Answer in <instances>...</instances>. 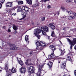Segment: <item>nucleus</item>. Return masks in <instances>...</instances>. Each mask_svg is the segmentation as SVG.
<instances>
[{
    "label": "nucleus",
    "mask_w": 76,
    "mask_h": 76,
    "mask_svg": "<svg viewBox=\"0 0 76 76\" xmlns=\"http://www.w3.org/2000/svg\"><path fill=\"white\" fill-rule=\"evenodd\" d=\"M49 47L51 50H52L53 52L48 57L50 59H53L56 57V56L54 54V50H56V47L53 45H50Z\"/></svg>",
    "instance_id": "f257e3e1"
},
{
    "label": "nucleus",
    "mask_w": 76,
    "mask_h": 76,
    "mask_svg": "<svg viewBox=\"0 0 76 76\" xmlns=\"http://www.w3.org/2000/svg\"><path fill=\"white\" fill-rule=\"evenodd\" d=\"M28 12H29V9L27 7H25L24 11L23 12H21V15L23 17L22 18L20 19L19 20H22V19H23L24 18H26V15H28Z\"/></svg>",
    "instance_id": "f03ea898"
},
{
    "label": "nucleus",
    "mask_w": 76,
    "mask_h": 76,
    "mask_svg": "<svg viewBox=\"0 0 76 76\" xmlns=\"http://www.w3.org/2000/svg\"><path fill=\"white\" fill-rule=\"evenodd\" d=\"M67 39L68 41L69 42V44L71 45L70 47V50L71 51H72V48H73L72 46H74V45L76 44V38H73V41L71 40V39Z\"/></svg>",
    "instance_id": "7ed1b4c3"
},
{
    "label": "nucleus",
    "mask_w": 76,
    "mask_h": 76,
    "mask_svg": "<svg viewBox=\"0 0 76 76\" xmlns=\"http://www.w3.org/2000/svg\"><path fill=\"white\" fill-rule=\"evenodd\" d=\"M45 64V63L43 64L42 65L39 64L37 65V66L38 67V70L39 71L37 74V76H41V72L42 70V67L44 66V65Z\"/></svg>",
    "instance_id": "20e7f679"
},
{
    "label": "nucleus",
    "mask_w": 76,
    "mask_h": 76,
    "mask_svg": "<svg viewBox=\"0 0 76 76\" xmlns=\"http://www.w3.org/2000/svg\"><path fill=\"white\" fill-rule=\"evenodd\" d=\"M36 45L37 46L36 49H38L40 46L41 47H44L45 45V44L44 43V42L38 41V40H36Z\"/></svg>",
    "instance_id": "39448f33"
},
{
    "label": "nucleus",
    "mask_w": 76,
    "mask_h": 76,
    "mask_svg": "<svg viewBox=\"0 0 76 76\" xmlns=\"http://www.w3.org/2000/svg\"><path fill=\"white\" fill-rule=\"evenodd\" d=\"M41 30L42 31V33L44 35H47L46 32H48V27L47 26H45L44 27H42L41 28Z\"/></svg>",
    "instance_id": "423d86ee"
},
{
    "label": "nucleus",
    "mask_w": 76,
    "mask_h": 76,
    "mask_svg": "<svg viewBox=\"0 0 76 76\" xmlns=\"http://www.w3.org/2000/svg\"><path fill=\"white\" fill-rule=\"evenodd\" d=\"M34 34L35 35L36 37H37L38 39H39L40 36L39 35V33L41 32V30L39 29H36L34 30Z\"/></svg>",
    "instance_id": "0eeeda50"
},
{
    "label": "nucleus",
    "mask_w": 76,
    "mask_h": 76,
    "mask_svg": "<svg viewBox=\"0 0 76 76\" xmlns=\"http://www.w3.org/2000/svg\"><path fill=\"white\" fill-rule=\"evenodd\" d=\"M27 69L28 70V73L31 74L34 73V70H35V68L32 66H31L27 68Z\"/></svg>",
    "instance_id": "6e6552de"
},
{
    "label": "nucleus",
    "mask_w": 76,
    "mask_h": 76,
    "mask_svg": "<svg viewBox=\"0 0 76 76\" xmlns=\"http://www.w3.org/2000/svg\"><path fill=\"white\" fill-rule=\"evenodd\" d=\"M12 4H13V2H8L5 4V6L6 7H12Z\"/></svg>",
    "instance_id": "1a4fd4ad"
},
{
    "label": "nucleus",
    "mask_w": 76,
    "mask_h": 76,
    "mask_svg": "<svg viewBox=\"0 0 76 76\" xmlns=\"http://www.w3.org/2000/svg\"><path fill=\"white\" fill-rule=\"evenodd\" d=\"M49 27H50L51 29H52L53 30V29H55V26L54 25V23H51L48 25Z\"/></svg>",
    "instance_id": "9d476101"
},
{
    "label": "nucleus",
    "mask_w": 76,
    "mask_h": 76,
    "mask_svg": "<svg viewBox=\"0 0 76 76\" xmlns=\"http://www.w3.org/2000/svg\"><path fill=\"white\" fill-rule=\"evenodd\" d=\"M10 47H11V48H10V50H16V48L15 45L14 44H10Z\"/></svg>",
    "instance_id": "9b49d317"
},
{
    "label": "nucleus",
    "mask_w": 76,
    "mask_h": 76,
    "mask_svg": "<svg viewBox=\"0 0 76 76\" xmlns=\"http://www.w3.org/2000/svg\"><path fill=\"white\" fill-rule=\"evenodd\" d=\"M26 71V68H21V69H20V72L21 73H25Z\"/></svg>",
    "instance_id": "f8f14e48"
},
{
    "label": "nucleus",
    "mask_w": 76,
    "mask_h": 76,
    "mask_svg": "<svg viewBox=\"0 0 76 76\" xmlns=\"http://www.w3.org/2000/svg\"><path fill=\"white\" fill-rule=\"evenodd\" d=\"M54 62V60H52L50 61H49V63L48 64V66H49L50 68H51L53 66V63Z\"/></svg>",
    "instance_id": "ddd939ff"
},
{
    "label": "nucleus",
    "mask_w": 76,
    "mask_h": 76,
    "mask_svg": "<svg viewBox=\"0 0 76 76\" xmlns=\"http://www.w3.org/2000/svg\"><path fill=\"white\" fill-rule=\"evenodd\" d=\"M65 49H64L63 50H62L61 49V48L59 49V50H61V53L60 55V56H64V53H66V51H64Z\"/></svg>",
    "instance_id": "4468645a"
},
{
    "label": "nucleus",
    "mask_w": 76,
    "mask_h": 76,
    "mask_svg": "<svg viewBox=\"0 0 76 76\" xmlns=\"http://www.w3.org/2000/svg\"><path fill=\"white\" fill-rule=\"evenodd\" d=\"M75 18V17L73 15L69 16L68 17V19L69 20H72V19H74Z\"/></svg>",
    "instance_id": "2eb2a0df"
},
{
    "label": "nucleus",
    "mask_w": 76,
    "mask_h": 76,
    "mask_svg": "<svg viewBox=\"0 0 76 76\" xmlns=\"http://www.w3.org/2000/svg\"><path fill=\"white\" fill-rule=\"evenodd\" d=\"M18 60L19 64H20V65H21V66H22V65H23V62H22V61H21V59L18 58Z\"/></svg>",
    "instance_id": "dca6fc26"
},
{
    "label": "nucleus",
    "mask_w": 76,
    "mask_h": 76,
    "mask_svg": "<svg viewBox=\"0 0 76 76\" xmlns=\"http://www.w3.org/2000/svg\"><path fill=\"white\" fill-rule=\"evenodd\" d=\"M9 72H12V73H16V69H15L14 68H13L12 70L10 71L9 70Z\"/></svg>",
    "instance_id": "f3484780"
},
{
    "label": "nucleus",
    "mask_w": 76,
    "mask_h": 76,
    "mask_svg": "<svg viewBox=\"0 0 76 76\" xmlns=\"http://www.w3.org/2000/svg\"><path fill=\"white\" fill-rule=\"evenodd\" d=\"M65 67H66V63H63L61 65V67L63 69H65Z\"/></svg>",
    "instance_id": "a211bd4d"
},
{
    "label": "nucleus",
    "mask_w": 76,
    "mask_h": 76,
    "mask_svg": "<svg viewBox=\"0 0 76 76\" xmlns=\"http://www.w3.org/2000/svg\"><path fill=\"white\" fill-rule=\"evenodd\" d=\"M17 11L18 12H21V14H22V12H23V11L22 10V9L21 8V7L20 6V7H18V8Z\"/></svg>",
    "instance_id": "6ab92c4d"
},
{
    "label": "nucleus",
    "mask_w": 76,
    "mask_h": 76,
    "mask_svg": "<svg viewBox=\"0 0 76 76\" xmlns=\"http://www.w3.org/2000/svg\"><path fill=\"white\" fill-rule=\"evenodd\" d=\"M13 29H14V30H15V31H16V30H17V29H18V28H17V26H15V24H13Z\"/></svg>",
    "instance_id": "aec40b11"
},
{
    "label": "nucleus",
    "mask_w": 76,
    "mask_h": 76,
    "mask_svg": "<svg viewBox=\"0 0 76 76\" xmlns=\"http://www.w3.org/2000/svg\"><path fill=\"white\" fill-rule=\"evenodd\" d=\"M25 39L26 42H27V41H28V40H29V36L26 35L25 37Z\"/></svg>",
    "instance_id": "412c9836"
},
{
    "label": "nucleus",
    "mask_w": 76,
    "mask_h": 76,
    "mask_svg": "<svg viewBox=\"0 0 76 76\" xmlns=\"http://www.w3.org/2000/svg\"><path fill=\"white\" fill-rule=\"evenodd\" d=\"M26 1L28 4H32V0H26Z\"/></svg>",
    "instance_id": "4be33fe9"
},
{
    "label": "nucleus",
    "mask_w": 76,
    "mask_h": 76,
    "mask_svg": "<svg viewBox=\"0 0 76 76\" xmlns=\"http://www.w3.org/2000/svg\"><path fill=\"white\" fill-rule=\"evenodd\" d=\"M8 66V64L7 63L6 64L5 67V69L6 70V71H8V72H9V69H8V68H7V66Z\"/></svg>",
    "instance_id": "5701e85b"
},
{
    "label": "nucleus",
    "mask_w": 76,
    "mask_h": 76,
    "mask_svg": "<svg viewBox=\"0 0 76 76\" xmlns=\"http://www.w3.org/2000/svg\"><path fill=\"white\" fill-rule=\"evenodd\" d=\"M67 60H69V61H71V62H72V64H73V63L72 62V59H71V58H70V56H67Z\"/></svg>",
    "instance_id": "b1692460"
},
{
    "label": "nucleus",
    "mask_w": 76,
    "mask_h": 76,
    "mask_svg": "<svg viewBox=\"0 0 76 76\" xmlns=\"http://www.w3.org/2000/svg\"><path fill=\"white\" fill-rule=\"evenodd\" d=\"M6 72L7 73V74L5 76H11V74L9 72V71H6Z\"/></svg>",
    "instance_id": "393cba45"
},
{
    "label": "nucleus",
    "mask_w": 76,
    "mask_h": 76,
    "mask_svg": "<svg viewBox=\"0 0 76 76\" xmlns=\"http://www.w3.org/2000/svg\"><path fill=\"white\" fill-rule=\"evenodd\" d=\"M61 7V9L62 10V11H63V12H65V11H66V10H66L64 8V7H63V6H62Z\"/></svg>",
    "instance_id": "a878e982"
},
{
    "label": "nucleus",
    "mask_w": 76,
    "mask_h": 76,
    "mask_svg": "<svg viewBox=\"0 0 76 76\" xmlns=\"http://www.w3.org/2000/svg\"><path fill=\"white\" fill-rule=\"evenodd\" d=\"M61 7V9L62 10V11H63V12H65V11H66V10H66L64 8V7H63V6H62Z\"/></svg>",
    "instance_id": "bb28decb"
},
{
    "label": "nucleus",
    "mask_w": 76,
    "mask_h": 76,
    "mask_svg": "<svg viewBox=\"0 0 76 76\" xmlns=\"http://www.w3.org/2000/svg\"><path fill=\"white\" fill-rule=\"evenodd\" d=\"M66 12H67V13H68L69 15H71L72 13L73 14V12H72V11H68L67 10H66Z\"/></svg>",
    "instance_id": "cd10ccee"
},
{
    "label": "nucleus",
    "mask_w": 76,
    "mask_h": 76,
    "mask_svg": "<svg viewBox=\"0 0 76 76\" xmlns=\"http://www.w3.org/2000/svg\"><path fill=\"white\" fill-rule=\"evenodd\" d=\"M51 36L52 37H56V36H55V34H54V32L53 31L52 32Z\"/></svg>",
    "instance_id": "c85d7f7f"
},
{
    "label": "nucleus",
    "mask_w": 76,
    "mask_h": 76,
    "mask_svg": "<svg viewBox=\"0 0 76 76\" xmlns=\"http://www.w3.org/2000/svg\"><path fill=\"white\" fill-rule=\"evenodd\" d=\"M18 4H23V2L22 1H20L18 2Z\"/></svg>",
    "instance_id": "c756f323"
},
{
    "label": "nucleus",
    "mask_w": 76,
    "mask_h": 76,
    "mask_svg": "<svg viewBox=\"0 0 76 76\" xmlns=\"http://www.w3.org/2000/svg\"><path fill=\"white\" fill-rule=\"evenodd\" d=\"M63 59H64V58H60L58 59V63H60V61L61 60H62Z\"/></svg>",
    "instance_id": "7c9ffc66"
},
{
    "label": "nucleus",
    "mask_w": 76,
    "mask_h": 76,
    "mask_svg": "<svg viewBox=\"0 0 76 76\" xmlns=\"http://www.w3.org/2000/svg\"><path fill=\"white\" fill-rule=\"evenodd\" d=\"M28 61H29V60L28 59H27L26 61V62H25L27 66H30V65H31V64H28Z\"/></svg>",
    "instance_id": "2f4dec72"
},
{
    "label": "nucleus",
    "mask_w": 76,
    "mask_h": 76,
    "mask_svg": "<svg viewBox=\"0 0 76 76\" xmlns=\"http://www.w3.org/2000/svg\"><path fill=\"white\" fill-rule=\"evenodd\" d=\"M21 8V10L22 11V10H25V7H23V6H20Z\"/></svg>",
    "instance_id": "473e14b6"
},
{
    "label": "nucleus",
    "mask_w": 76,
    "mask_h": 76,
    "mask_svg": "<svg viewBox=\"0 0 76 76\" xmlns=\"http://www.w3.org/2000/svg\"><path fill=\"white\" fill-rule=\"evenodd\" d=\"M45 17H43L41 18V20H42V21H44L45 20Z\"/></svg>",
    "instance_id": "72a5a7b5"
},
{
    "label": "nucleus",
    "mask_w": 76,
    "mask_h": 76,
    "mask_svg": "<svg viewBox=\"0 0 76 76\" xmlns=\"http://www.w3.org/2000/svg\"><path fill=\"white\" fill-rule=\"evenodd\" d=\"M66 1L67 3H70V2H72L73 0H66Z\"/></svg>",
    "instance_id": "f704fd0d"
},
{
    "label": "nucleus",
    "mask_w": 76,
    "mask_h": 76,
    "mask_svg": "<svg viewBox=\"0 0 76 76\" xmlns=\"http://www.w3.org/2000/svg\"><path fill=\"white\" fill-rule=\"evenodd\" d=\"M2 42L3 44V45H4V44H6V42H4L3 40H2Z\"/></svg>",
    "instance_id": "c9c22d12"
},
{
    "label": "nucleus",
    "mask_w": 76,
    "mask_h": 76,
    "mask_svg": "<svg viewBox=\"0 0 76 76\" xmlns=\"http://www.w3.org/2000/svg\"><path fill=\"white\" fill-rule=\"evenodd\" d=\"M63 30H64V31H66L67 29V28L66 27H65L64 28H63Z\"/></svg>",
    "instance_id": "e433bc0d"
},
{
    "label": "nucleus",
    "mask_w": 76,
    "mask_h": 76,
    "mask_svg": "<svg viewBox=\"0 0 76 76\" xmlns=\"http://www.w3.org/2000/svg\"><path fill=\"white\" fill-rule=\"evenodd\" d=\"M48 39L49 40H53V39H50V37L49 36H48Z\"/></svg>",
    "instance_id": "4c0bfd02"
},
{
    "label": "nucleus",
    "mask_w": 76,
    "mask_h": 76,
    "mask_svg": "<svg viewBox=\"0 0 76 76\" xmlns=\"http://www.w3.org/2000/svg\"><path fill=\"white\" fill-rule=\"evenodd\" d=\"M0 1L2 3H3L4 2V1H5V0H0Z\"/></svg>",
    "instance_id": "58836bf2"
},
{
    "label": "nucleus",
    "mask_w": 76,
    "mask_h": 76,
    "mask_svg": "<svg viewBox=\"0 0 76 76\" xmlns=\"http://www.w3.org/2000/svg\"><path fill=\"white\" fill-rule=\"evenodd\" d=\"M47 1H48V0H42V2H44L45 3Z\"/></svg>",
    "instance_id": "ea45409f"
},
{
    "label": "nucleus",
    "mask_w": 76,
    "mask_h": 76,
    "mask_svg": "<svg viewBox=\"0 0 76 76\" xmlns=\"http://www.w3.org/2000/svg\"><path fill=\"white\" fill-rule=\"evenodd\" d=\"M72 13L73 15L75 16L76 17V13L75 12H73Z\"/></svg>",
    "instance_id": "a19ab883"
},
{
    "label": "nucleus",
    "mask_w": 76,
    "mask_h": 76,
    "mask_svg": "<svg viewBox=\"0 0 76 76\" xmlns=\"http://www.w3.org/2000/svg\"><path fill=\"white\" fill-rule=\"evenodd\" d=\"M12 15L13 16H16V13H14L12 14Z\"/></svg>",
    "instance_id": "79ce46f5"
},
{
    "label": "nucleus",
    "mask_w": 76,
    "mask_h": 76,
    "mask_svg": "<svg viewBox=\"0 0 76 76\" xmlns=\"http://www.w3.org/2000/svg\"><path fill=\"white\" fill-rule=\"evenodd\" d=\"M2 69H3V68H1V67L0 66V72H1V71H2Z\"/></svg>",
    "instance_id": "37998d69"
},
{
    "label": "nucleus",
    "mask_w": 76,
    "mask_h": 76,
    "mask_svg": "<svg viewBox=\"0 0 76 76\" xmlns=\"http://www.w3.org/2000/svg\"><path fill=\"white\" fill-rule=\"evenodd\" d=\"M74 72L75 76H76V70L74 71Z\"/></svg>",
    "instance_id": "c03bdc74"
},
{
    "label": "nucleus",
    "mask_w": 76,
    "mask_h": 76,
    "mask_svg": "<svg viewBox=\"0 0 76 76\" xmlns=\"http://www.w3.org/2000/svg\"><path fill=\"white\" fill-rule=\"evenodd\" d=\"M2 7V4H1V3H0V9H1V8Z\"/></svg>",
    "instance_id": "a18cd8bd"
},
{
    "label": "nucleus",
    "mask_w": 76,
    "mask_h": 76,
    "mask_svg": "<svg viewBox=\"0 0 76 76\" xmlns=\"http://www.w3.org/2000/svg\"><path fill=\"white\" fill-rule=\"evenodd\" d=\"M48 9H50L51 8V6H50V5H48Z\"/></svg>",
    "instance_id": "49530a36"
},
{
    "label": "nucleus",
    "mask_w": 76,
    "mask_h": 76,
    "mask_svg": "<svg viewBox=\"0 0 76 76\" xmlns=\"http://www.w3.org/2000/svg\"><path fill=\"white\" fill-rule=\"evenodd\" d=\"M8 31L9 32H11V31L10 30V28L8 29Z\"/></svg>",
    "instance_id": "de8ad7c7"
},
{
    "label": "nucleus",
    "mask_w": 76,
    "mask_h": 76,
    "mask_svg": "<svg viewBox=\"0 0 76 76\" xmlns=\"http://www.w3.org/2000/svg\"><path fill=\"white\" fill-rule=\"evenodd\" d=\"M30 54L31 56H32V52H31L30 53Z\"/></svg>",
    "instance_id": "09e8293b"
},
{
    "label": "nucleus",
    "mask_w": 76,
    "mask_h": 76,
    "mask_svg": "<svg viewBox=\"0 0 76 76\" xmlns=\"http://www.w3.org/2000/svg\"><path fill=\"white\" fill-rule=\"evenodd\" d=\"M3 28L4 29H6V26H4V27H3Z\"/></svg>",
    "instance_id": "8fccbe9b"
},
{
    "label": "nucleus",
    "mask_w": 76,
    "mask_h": 76,
    "mask_svg": "<svg viewBox=\"0 0 76 76\" xmlns=\"http://www.w3.org/2000/svg\"><path fill=\"white\" fill-rule=\"evenodd\" d=\"M7 12H11V11L10 10H9L7 11Z\"/></svg>",
    "instance_id": "3c124183"
},
{
    "label": "nucleus",
    "mask_w": 76,
    "mask_h": 76,
    "mask_svg": "<svg viewBox=\"0 0 76 76\" xmlns=\"http://www.w3.org/2000/svg\"><path fill=\"white\" fill-rule=\"evenodd\" d=\"M14 34H16L17 33V31H15L14 32Z\"/></svg>",
    "instance_id": "603ef678"
},
{
    "label": "nucleus",
    "mask_w": 76,
    "mask_h": 76,
    "mask_svg": "<svg viewBox=\"0 0 76 76\" xmlns=\"http://www.w3.org/2000/svg\"><path fill=\"white\" fill-rule=\"evenodd\" d=\"M74 49L76 50V45L74 47Z\"/></svg>",
    "instance_id": "864d4df0"
},
{
    "label": "nucleus",
    "mask_w": 76,
    "mask_h": 76,
    "mask_svg": "<svg viewBox=\"0 0 76 76\" xmlns=\"http://www.w3.org/2000/svg\"><path fill=\"white\" fill-rule=\"evenodd\" d=\"M11 27H12V26L9 25V28H11Z\"/></svg>",
    "instance_id": "5fc2aeb1"
},
{
    "label": "nucleus",
    "mask_w": 76,
    "mask_h": 76,
    "mask_svg": "<svg viewBox=\"0 0 76 76\" xmlns=\"http://www.w3.org/2000/svg\"><path fill=\"white\" fill-rule=\"evenodd\" d=\"M58 15H59V14H60V12H58Z\"/></svg>",
    "instance_id": "6e6d98bb"
},
{
    "label": "nucleus",
    "mask_w": 76,
    "mask_h": 76,
    "mask_svg": "<svg viewBox=\"0 0 76 76\" xmlns=\"http://www.w3.org/2000/svg\"><path fill=\"white\" fill-rule=\"evenodd\" d=\"M65 76H70L69 75H65Z\"/></svg>",
    "instance_id": "4d7b16f0"
},
{
    "label": "nucleus",
    "mask_w": 76,
    "mask_h": 76,
    "mask_svg": "<svg viewBox=\"0 0 76 76\" xmlns=\"http://www.w3.org/2000/svg\"><path fill=\"white\" fill-rule=\"evenodd\" d=\"M74 3H76V0H74Z\"/></svg>",
    "instance_id": "13d9d810"
},
{
    "label": "nucleus",
    "mask_w": 76,
    "mask_h": 76,
    "mask_svg": "<svg viewBox=\"0 0 76 76\" xmlns=\"http://www.w3.org/2000/svg\"><path fill=\"white\" fill-rule=\"evenodd\" d=\"M11 37V35H9V37Z\"/></svg>",
    "instance_id": "bf43d9fd"
},
{
    "label": "nucleus",
    "mask_w": 76,
    "mask_h": 76,
    "mask_svg": "<svg viewBox=\"0 0 76 76\" xmlns=\"http://www.w3.org/2000/svg\"><path fill=\"white\" fill-rule=\"evenodd\" d=\"M59 42H60V43H61V41L60 40H59Z\"/></svg>",
    "instance_id": "052dcab7"
},
{
    "label": "nucleus",
    "mask_w": 76,
    "mask_h": 76,
    "mask_svg": "<svg viewBox=\"0 0 76 76\" xmlns=\"http://www.w3.org/2000/svg\"><path fill=\"white\" fill-rule=\"evenodd\" d=\"M64 18V17H61L62 18Z\"/></svg>",
    "instance_id": "680f3d73"
},
{
    "label": "nucleus",
    "mask_w": 76,
    "mask_h": 76,
    "mask_svg": "<svg viewBox=\"0 0 76 76\" xmlns=\"http://www.w3.org/2000/svg\"><path fill=\"white\" fill-rule=\"evenodd\" d=\"M75 31H76V28L75 29Z\"/></svg>",
    "instance_id": "e2e57ef3"
},
{
    "label": "nucleus",
    "mask_w": 76,
    "mask_h": 76,
    "mask_svg": "<svg viewBox=\"0 0 76 76\" xmlns=\"http://www.w3.org/2000/svg\"><path fill=\"white\" fill-rule=\"evenodd\" d=\"M61 45H62V42H61Z\"/></svg>",
    "instance_id": "0e129e2a"
},
{
    "label": "nucleus",
    "mask_w": 76,
    "mask_h": 76,
    "mask_svg": "<svg viewBox=\"0 0 76 76\" xmlns=\"http://www.w3.org/2000/svg\"><path fill=\"white\" fill-rule=\"evenodd\" d=\"M66 70H67V71H68L67 69H66Z\"/></svg>",
    "instance_id": "69168bd1"
},
{
    "label": "nucleus",
    "mask_w": 76,
    "mask_h": 76,
    "mask_svg": "<svg viewBox=\"0 0 76 76\" xmlns=\"http://www.w3.org/2000/svg\"><path fill=\"white\" fill-rule=\"evenodd\" d=\"M33 7H34V5H33Z\"/></svg>",
    "instance_id": "338daca9"
},
{
    "label": "nucleus",
    "mask_w": 76,
    "mask_h": 76,
    "mask_svg": "<svg viewBox=\"0 0 76 76\" xmlns=\"http://www.w3.org/2000/svg\"><path fill=\"white\" fill-rule=\"evenodd\" d=\"M63 76H65V75H64Z\"/></svg>",
    "instance_id": "774afa93"
}]
</instances>
